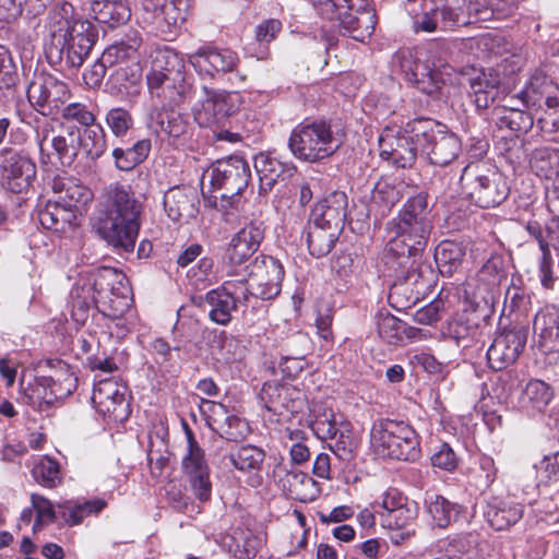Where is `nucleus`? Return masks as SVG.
I'll list each match as a JSON object with an SVG mask.
<instances>
[{"instance_id":"obj_26","label":"nucleus","mask_w":559,"mask_h":559,"mask_svg":"<svg viewBox=\"0 0 559 559\" xmlns=\"http://www.w3.org/2000/svg\"><path fill=\"white\" fill-rule=\"evenodd\" d=\"M525 506L513 496L490 495L486 499L484 518L488 525L497 531H508L516 525L524 515Z\"/></svg>"},{"instance_id":"obj_42","label":"nucleus","mask_w":559,"mask_h":559,"mask_svg":"<svg viewBox=\"0 0 559 559\" xmlns=\"http://www.w3.org/2000/svg\"><path fill=\"white\" fill-rule=\"evenodd\" d=\"M90 12L97 22L109 27L124 24L131 17L127 0H92Z\"/></svg>"},{"instance_id":"obj_18","label":"nucleus","mask_w":559,"mask_h":559,"mask_svg":"<svg viewBox=\"0 0 559 559\" xmlns=\"http://www.w3.org/2000/svg\"><path fill=\"white\" fill-rule=\"evenodd\" d=\"M528 338V326L512 323L500 329L487 349L486 356L491 369L500 371L518 361Z\"/></svg>"},{"instance_id":"obj_24","label":"nucleus","mask_w":559,"mask_h":559,"mask_svg":"<svg viewBox=\"0 0 559 559\" xmlns=\"http://www.w3.org/2000/svg\"><path fill=\"white\" fill-rule=\"evenodd\" d=\"M264 239L261 222H250L238 230L228 245L225 259L228 262L227 276L236 275L235 266L245 264L259 249Z\"/></svg>"},{"instance_id":"obj_31","label":"nucleus","mask_w":559,"mask_h":559,"mask_svg":"<svg viewBox=\"0 0 559 559\" xmlns=\"http://www.w3.org/2000/svg\"><path fill=\"white\" fill-rule=\"evenodd\" d=\"M347 195L343 191H333L316 203L310 221L334 230L343 231L347 217Z\"/></svg>"},{"instance_id":"obj_34","label":"nucleus","mask_w":559,"mask_h":559,"mask_svg":"<svg viewBox=\"0 0 559 559\" xmlns=\"http://www.w3.org/2000/svg\"><path fill=\"white\" fill-rule=\"evenodd\" d=\"M552 397L551 385L539 379H531L518 399V408L527 417L535 418L544 413Z\"/></svg>"},{"instance_id":"obj_45","label":"nucleus","mask_w":559,"mask_h":559,"mask_svg":"<svg viewBox=\"0 0 559 559\" xmlns=\"http://www.w3.org/2000/svg\"><path fill=\"white\" fill-rule=\"evenodd\" d=\"M151 58V69L146 75H170L185 72L182 57L169 46L156 47Z\"/></svg>"},{"instance_id":"obj_43","label":"nucleus","mask_w":559,"mask_h":559,"mask_svg":"<svg viewBox=\"0 0 559 559\" xmlns=\"http://www.w3.org/2000/svg\"><path fill=\"white\" fill-rule=\"evenodd\" d=\"M425 504L433 523L441 528H445L453 522H456L464 512L462 504L452 502L441 495H428L425 499Z\"/></svg>"},{"instance_id":"obj_12","label":"nucleus","mask_w":559,"mask_h":559,"mask_svg":"<svg viewBox=\"0 0 559 559\" xmlns=\"http://www.w3.org/2000/svg\"><path fill=\"white\" fill-rule=\"evenodd\" d=\"M32 507L36 511V521L33 530L36 531L45 523H52L60 519L69 526L80 524L84 518L100 513L107 506L104 499L84 500L82 502L66 501L58 504L55 510L52 503L41 495L31 496Z\"/></svg>"},{"instance_id":"obj_3","label":"nucleus","mask_w":559,"mask_h":559,"mask_svg":"<svg viewBox=\"0 0 559 559\" xmlns=\"http://www.w3.org/2000/svg\"><path fill=\"white\" fill-rule=\"evenodd\" d=\"M143 205L130 187L111 183L98 205L96 230L111 247L133 251L141 228Z\"/></svg>"},{"instance_id":"obj_38","label":"nucleus","mask_w":559,"mask_h":559,"mask_svg":"<svg viewBox=\"0 0 559 559\" xmlns=\"http://www.w3.org/2000/svg\"><path fill=\"white\" fill-rule=\"evenodd\" d=\"M163 204L167 216L174 222L193 218L198 213L195 194L189 188H169L164 194Z\"/></svg>"},{"instance_id":"obj_20","label":"nucleus","mask_w":559,"mask_h":559,"mask_svg":"<svg viewBox=\"0 0 559 559\" xmlns=\"http://www.w3.org/2000/svg\"><path fill=\"white\" fill-rule=\"evenodd\" d=\"M126 393L127 386L114 378L100 379L94 384L93 406L109 423H123L131 413Z\"/></svg>"},{"instance_id":"obj_47","label":"nucleus","mask_w":559,"mask_h":559,"mask_svg":"<svg viewBox=\"0 0 559 559\" xmlns=\"http://www.w3.org/2000/svg\"><path fill=\"white\" fill-rule=\"evenodd\" d=\"M465 247L456 241L443 240L435 250V260L442 275L451 276L462 264Z\"/></svg>"},{"instance_id":"obj_59","label":"nucleus","mask_w":559,"mask_h":559,"mask_svg":"<svg viewBox=\"0 0 559 559\" xmlns=\"http://www.w3.org/2000/svg\"><path fill=\"white\" fill-rule=\"evenodd\" d=\"M288 391L276 382H265L260 393V400L264 407L274 414H281L282 408L288 409Z\"/></svg>"},{"instance_id":"obj_9","label":"nucleus","mask_w":559,"mask_h":559,"mask_svg":"<svg viewBox=\"0 0 559 559\" xmlns=\"http://www.w3.org/2000/svg\"><path fill=\"white\" fill-rule=\"evenodd\" d=\"M371 444L383 457L415 461L420 455L419 437L408 421L380 418L370 432Z\"/></svg>"},{"instance_id":"obj_40","label":"nucleus","mask_w":559,"mask_h":559,"mask_svg":"<svg viewBox=\"0 0 559 559\" xmlns=\"http://www.w3.org/2000/svg\"><path fill=\"white\" fill-rule=\"evenodd\" d=\"M286 346L288 354L281 358L278 368L284 377L295 379L307 367L306 355L309 350V340L305 334L297 333L288 340Z\"/></svg>"},{"instance_id":"obj_11","label":"nucleus","mask_w":559,"mask_h":559,"mask_svg":"<svg viewBox=\"0 0 559 559\" xmlns=\"http://www.w3.org/2000/svg\"><path fill=\"white\" fill-rule=\"evenodd\" d=\"M411 133L421 148L430 164L447 166L453 162L461 151L460 139L447 126L431 119L420 117V121L413 124Z\"/></svg>"},{"instance_id":"obj_54","label":"nucleus","mask_w":559,"mask_h":559,"mask_svg":"<svg viewBox=\"0 0 559 559\" xmlns=\"http://www.w3.org/2000/svg\"><path fill=\"white\" fill-rule=\"evenodd\" d=\"M49 146L62 166H71L79 154L75 130L71 128L66 135H52Z\"/></svg>"},{"instance_id":"obj_33","label":"nucleus","mask_w":559,"mask_h":559,"mask_svg":"<svg viewBox=\"0 0 559 559\" xmlns=\"http://www.w3.org/2000/svg\"><path fill=\"white\" fill-rule=\"evenodd\" d=\"M275 473L280 476L283 490L295 500L310 502L320 495L319 484L307 473L281 465L277 466Z\"/></svg>"},{"instance_id":"obj_4","label":"nucleus","mask_w":559,"mask_h":559,"mask_svg":"<svg viewBox=\"0 0 559 559\" xmlns=\"http://www.w3.org/2000/svg\"><path fill=\"white\" fill-rule=\"evenodd\" d=\"M147 87L162 107H153L147 114V128L157 136L181 139L189 135L191 123L189 117L177 110L189 91L185 72L170 75H146Z\"/></svg>"},{"instance_id":"obj_36","label":"nucleus","mask_w":559,"mask_h":559,"mask_svg":"<svg viewBox=\"0 0 559 559\" xmlns=\"http://www.w3.org/2000/svg\"><path fill=\"white\" fill-rule=\"evenodd\" d=\"M535 174L545 179L548 195L559 200V148L540 147L535 150L531 160Z\"/></svg>"},{"instance_id":"obj_46","label":"nucleus","mask_w":559,"mask_h":559,"mask_svg":"<svg viewBox=\"0 0 559 559\" xmlns=\"http://www.w3.org/2000/svg\"><path fill=\"white\" fill-rule=\"evenodd\" d=\"M79 148L91 159L99 158L107 150L106 133L102 124L94 122L81 132L75 130Z\"/></svg>"},{"instance_id":"obj_15","label":"nucleus","mask_w":559,"mask_h":559,"mask_svg":"<svg viewBox=\"0 0 559 559\" xmlns=\"http://www.w3.org/2000/svg\"><path fill=\"white\" fill-rule=\"evenodd\" d=\"M194 70L204 76L216 78L227 73L233 76V85L241 87L247 76L238 71L239 57L229 48L204 45L189 56Z\"/></svg>"},{"instance_id":"obj_28","label":"nucleus","mask_w":559,"mask_h":559,"mask_svg":"<svg viewBox=\"0 0 559 559\" xmlns=\"http://www.w3.org/2000/svg\"><path fill=\"white\" fill-rule=\"evenodd\" d=\"M254 168L259 176L260 195H266L277 181L288 180L297 173L294 163L282 160L271 152L258 154L254 157Z\"/></svg>"},{"instance_id":"obj_7","label":"nucleus","mask_w":559,"mask_h":559,"mask_svg":"<svg viewBox=\"0 0 559 559\" xmlns=\"http://www.w3.org/2000/svg\"><path fill=\"white\" fill-rule=\"evenodd\" d=\"M96 299V308L104 316L118 319L131 304L130 287L126 276L114 267L100 266L88 270L80 280Z\"/></svg>"},{"instance_id":"obj_25","label":"nucleus","mask_w":559,"mask_h":559,"mask_svg":"<svg viewBox=\"0 0 559 559\" xmlns=\"http://www.w3.org/2000/svg\"><path fill=\"white\" fill-rule=\"evenodd\" d=\"M534 343L537 350L557 360L559 358V307L547 305L533 320Z\"/></svg>"},{"instance_id":"obj_22","label":"nucleus","mask_w":559,"mask_h":559,"mask_svg":"<svg viewBox=\"0 0 559 559\" xmlns=\"http://www.w3.org/2000/svg\"><path fill=\"white\" fill-rule=\"evenodd\" d=\"M236 96L226 91L203 86L202 96L193 110L194 120L200 127L211 129L223 124L236 111Z\"/></svg>"},{"instance_id":"obj_23","label":"nucleus","mask_w":559,"mask_h":559,"mask_svg":"<svg viewBox=\"0 0 559 559\" xmlns=\"http://www.w3.org/2000/svg\"><path fill=\"white\" fill-rule=\"evenodd\" d=\"M3 187L13 193L26 192L36 177V165L25 154L11 148L1 151Z\"/></svg>"},{"instance_id":"obj_49","label":"nucleus","mask_w":559,"mask_h":559,"mask_svg":"<svg viewBox=\"0 0 559 559\" xmlns=\"http://www.w3.org/2000/svg\"><path fill=\"white\" fill-rule=\"evenodd\" d=\"M141 78L142 75L138 68L119 66L110 74L108 84L111 93L132 96L140 92Z\"/></svg>"},{"instance_id":"obj_13","label":"nucleus","mask_w":559,"mask_h":559,"mask_svg":"<svg viewBox=\"0 0 559 559\" xmlns=\"http://www.w3.org/2000/svg\"><path fill=\"white\" fill-rule=\"evenodd\" d=\"M209 307V319L226 326L233 320V313L238 312L242 305L251 301V293L246 286V278L228 280L221 286L209 290L204 296Z\"/></svg>"},{"instance_id":"obj_16","label":"nucleus","mask_w":559,"mask_h":559,"mask_svg":"<svg viewBox=\"0 0 559 559\" xmlns=\"http://www.w3.org/2000/svg\"><path fill=\"white\" fill-rule=\"evenodd\" d=\"M419 121L420 117L408 120L400 127L396 133L393 129H384L379 138L381 158L388 160L396 168L413 167L418 153H421V148L414 139H411L413 136L411 129L414 123Z\"/></svg>"},{"instance_id":"obj_63","label":"nucleus","mask_w":559,"mask_h":559,"mask_svg":"<svg viewBox=\"0 0 559 559\" xmlns=\"http://www.w3.org/2000/svg\"><path fill=\"white\" fill-rule=\"evenodd\" d=\"M329 448L341 461L350 462L354 459L356 442L347 430L340 432V435L329 443Z\"/></svg>"},{"instance_id":"obj_56","label":"nucleus","mask_w":559,"mask_h":559,"mask_svg":"<svg viewBox=\"0 0 559 559\" xmlns=\"http://www.w3.org/2000/svg\"><path fill=\"white\" fill-rule=\"evenodd\" d=\"M23 389V395L26 403L33 407L41 408L43 405H52L51 392L49 391V380L46 376H38L24 385V381L21 382Z\"/></svg>"},{"instance_id":"obj_6","label":"nucleus","mask_w":559,"mask_h":559,"mask_svg":"<svg viewBox=\"0 0 559 559\" xmlns=\"http://www.w3.org/2000/svg\"><path fill=\"white\" fill-rule=\"evenodd\" d=\"M343 143L338 130L330 120L305 119L292 130L288 150L298 160L319 163L334 155Z\"/></svg>"},{"instance_id":"obj_57","label":"nucleus","mask_w":559,"mask_h":559,"mask_svg":"<svg viewBox=\"0 0 559 559\" xmlns=\"http://www.w3.org/2000/svg\"><path fill=\"white\" fill-rule=\"evenodd\" d=\"M317 13L325 20L337 21V15L345 9H361L368 0H311Z\"/></svg>"},{"instance_id":"obj_5","label":"nucleus","mask_w":559,"mask_h":559,"mask_svg":"<svg viewBox=\"0 0 559 559\" xmlns=\"http://www.w3.org/2000/svg\"><path fill=\"white\" fill-rule=\"evenodd\" d=\"M392 66L417 91L433 99L443 96V75L453 70L448 63V48L440 43L424 49H400L392 57Z\"/></svg>"},{"instance_id":"obj_62","label":"nucleus","mask_w":559,"mask_h":559,"mask_svg":"<svg viewBox=\"0 0 559 559\" xmlns=\"http://www.w3.org/2000/svg\"><path fill=\"white\" fill-rule=\"evenodd\" d=\"M417 513L416 502L408 501L392 512L382 513L383 525L388 528L412 526L417 518Z\"/></svg>"},{"instance_id":"obj_41","label":"nucleus","mask_w":559,"mask_h":559,"mask_svg":"<svg viewBox=\"0 0 559 559\" xmlns=\"http://www.w3.org/2000/svg\"><path fill=\"white\" fill-rule=\"evenodd\" d=\"M39 224L55 233H66L78 225V217L56 200H49L37 210Z\"/></svg>"},{"instance_id":"obj_39","label":"nucleus","mask_w":559,"mask_h":559,"mask_svg":"<svg viewBox=\"0 0 559 559\" xmlns=\"http://www.w3.org/2000/svg\"><path fill=\"white\" fill-rule=\"evenodd\" d=\"M47 366L52 369V374L46 376L49 380L52 404L61 399L71 395L78 386V378L67 362L59 359H49Z\"/></svg>"},{"instance_id":"obj_1","label":"nucleus","mask_w":559,"mask_h":559,"mask_svg":"<svg viewBox=\"0 0 559 559\" xmlns=\"http://www.w3.org/2000/svg\"><path fill=\"white\" fill-rule=\"evenodd\" d=\"M432 228V215L424 192L408 198L397 216L386 223L385 229L391 237L382 261L389 275L401 281L393 285L389 298L395 300L408 286H413L416 292L402 307L416 304L419 296L426 294L436 281L431 266L423 262Z\"/></svg>"},{"instance_id":"obj_27","label":"nucleus","mask_w":559,"mask_h":559,"mask_svg":"<svg viewBox=\"0 0 559 559\" xmlns=\"http://www.w3.org/2000/svg\"><path fill=\"white\" fill-rule=\"evenodd\" d=\"M435 11L439 12L441 31L463 26L475 21H486L488 10H479L477 0H431Z\"/></svg>"},{"instance_id":"obj_14","label":"nucleus","mask_w":559,"mask_h":559,"mask_svg":"<svg viewBox=\"0 0 559 559\" xmlns=\"http://www.w3.org/2000/svg\"><path fill=\"white\" fill-rule=\"evenodd\" d=\"M187 451L181 459V472L187 479L194 498L200 502H207L212 496L211 468L205 451L195 440L194 433L187 423H183Z\"/></svg>"},{"instance_id":"obj_50","label":"nucleus","mask_w":559,"mask_h":559,"mask_svg":"<svg viewBox=\"0 0 559 559\" xmlns=\"http://www.w3.org/2000/svg\"><path fill=\"white\" fill-rule=\"evenodd\" d=\"M152 148L151 140L142 139L136 141L131 147H116L112 151L115 165L118 169L129 171L143 163Z\"/></svg>"},{"instance_id":"obj_19","label":"nucleus","mask_w":559,"mask_h":559,"mask_svg":"<svg viewBox=\"0 0 559 559\" xmlns=\"http://www.w3.org/2000/svg\"><path fill=\"white\" fill-rule=\"evenodd\" d=\"M29 104L43 115L59 114L70 97L68 85L51 74H35L26 88Z\"/></svg>"},{"instance_id":"obj_61","label":"nucleus","mask_w":559,"mask_h":559,"mask_svg":"<svg viewBox=\"0 0 559 559\" xmlns=\"http://www.w3.org/2000/svg\"><path fill=\"white\" fill-rule=\"evenodd\" d=\"M530 304V295L522 287L511 285L504 295L501 316H511L513 313L523 316L526 313Z\"/></svg>"},{"instance_id":"obj_32","label":"nucleus","mask_w":559,"mask_h":559,"mask_svg":"<svg viewBox=\"0 0 559 559\" xmlns=\"http://www.w3.org/2000/svg\"><path fill=\"white\" fill-rule=\"evenodd\" d=\"M361 9H345L337 15L340 33L356 41L365 43L369 39L376 26V13L368 5Z\"/></svg>"},{"instance_id":"obj_8","label":"nucleus","mask_w":559,"mask_h":559,"mask_svg":"<svg viewBox=\"0 0 559 559\" xmlns=\"http://www.w3.org/2000/svg\"><path fill=\"white\" fill-rule=\"evenodd\" d=\"M460 186L462 193L481 209L500 205L510 193L503 174L486 160L467 164L461 171Z\"/></svg>"},{"instance_id":"obj_55","label":"nucleus","mask_w":559,"mask_h":559,"mask_svg":"<svg viewBox=\"0 0 559 559\" xmlns=\"http://www.w3.org/2000/svg\"><path fill=\"white\" fill-rule=\"evenodd\" d=\"M377 328L379 336L389 344L403 342L407 325L405 322L389 312L377 314Z\"/></svg>"},{"instance_id":"obj_17","label":"nucleus","mask_w":559,"mask_h":559,"mask_svg":"<svg viewBox=\"0 0 559 559\" xmlns=\"http://www.w3.org/2000/svg\"><path fill=\"white\" fill-rule=\"evenodd\" d=\"M192 0H141L144 23L163 36H175L186 21Z\"/></svg>"},{"instance_id":"obj_58","label":"nucleus","mask_w":559,"mask_h":559,"mask_svg":"<svg viewBox=\"0 0 559 559\" xmlns=\"http://www.w3.org/2000/svg\"><path fill=\"white\" fill-rule=\"evenodd\" d=\"M403 183H399V186L391 185L386 181H380L376 185L372 202L380 206L381 215L388 214L391 209L400 202L402 199V188Z\"/></svg>"},{"instance_id":"obj_53","label":"nucleus","mask_w":559,"mask_h":559,"mask_svg":"<svg viewBox=\"0 0 559 559\" xmlns=\"http://www.w3.org/2000/svg\"><path fill=\"white\" fill-rule=\"evenodd\" d=\"M69 307L71 318L79 324H84L93 307L96 308V299L79 281L70 293Z\"/></svg>"},{"instance_id":"obj_52","label":"nucleus","mask_w":559,"mask_h":559,"mask_svg":"<svg viewBox=\"0 0 559 559\" xmlns=\"http://www.w3.org/2000/svg\"><path fill=\"white\" fill-rule=\"evenodd\" d=\"M498 475V468L495 460L487 455L480 454L469 473V481L479 491L485 492L495 483Z\"/></svg>"},{"instance_id":"obj_64","label":"nucleus","mask_w":559,"mask_h":559,"mask_svg":"<svg viewBox=\"0 0 559 559\" xmlns=\"http://www.w3.org/2000/svg\"><path fill=\"white\" fill-rule=\"evenodd\" d=\"M545 96V92L539 86L535 83H530L516 94L515 99L531 112H537L543 108Z\"/></svg>"},{"instance_id":"obj_29","label":"nucleus","mask_w":559,"mask_h":559,"mask_svg":"<svg viewBox=\"0 0 559 559\" xmlns=\"http://www.w3.org/2000/svg\"><path fill=\"white\" fill-rule=\"evenodd\" d=\"M51 189L56 194L55 200L78 218L83 215L87 204L93 200L92 190L74 177H55Z\"/></svg>"},{"instance_id":"obj_51","label":"nucleus","mask_w":559,"mask_h":559,"mask_svg":"<svg viewBox=\"0 0 559 559\" xmlns=\"http://www.w3.org/2000/svg\"><path fill=\"white\" fill-rule=\"evenodd\" d=\"M31 473L35 481L45 488H56L62 483L59 462L48 455L34 460Z\"/></svg>"},{"instance_id":"obj_48","label":"nucleus","mask_w":559,"mask_h":559,"mask_svg":"<svg viewBox=\"0 0 559 559\" xmlns=\"http://www.w3.org/2000/svg\"><path fill=\"white\" fill-rule=\"evenodd\" d=\"M264 459L265 452L252 444L241 445L224 456L234 468L242 473L259 471Z\"/></svg>"},{"instance_id":"obj_2","label":"nucleus","mask_w":559,"mask_h":559,"mask_svg":"<svg viewBox=\"0 0 559 559\" xmlns=\"http://www.w3.org/2000/svg\"><path fill=\"white\" fill-rule=\"evenodd\" d=\"M49 36L44 51L48 63L61 72H74L82 67L95 45L96 26L74 15L72 4L63 2L48 15Z\"/></svg>"},{"instance_id":"obj_35","label":"nucleus","mask_w":559,"mask_h":559,"mask_svg":"<svg viewBox=\"0 0 559 559\" xmlns=\"http://www.w3.org/2000/svg\"><path fill=\"white\" fill-rule=\"evenodd\" d=\"M501 74L493 70H481L469 79V96L477 109L489 108L500 94Z\"/></svg>"},{"instance_id":"obj_60","label":"nucleus","mask_w":559,"mask_h":559,"mask_svg":"<svg viewBox=\"0 0 559 559\" xmlns=\"http://www.w3.org/2000/svg\"><path fill=\"white\" fill-rule=\"evenodd\" d=\"M105 122L116 138H123L133 128V117L123 107H112L105 115Z\"/></svg>"},{"instance_id":"obj_37","label":"nucleus","mask_w":559,"mask_h":559,"mask_svg":"<svg viewBox=\"0 0 559 559\" xmlns=\"http://www.w3.org/2000/svg\"><path fill=\"white\" fill-rule=\"evenodd\" d=\"M514 97L510 99L511 105L497 106L491 111V120L500 129H507L516 136L527 133L536 119L530 110L515 106Z\"/></svg>"},{"instance_id":"obj_10","label":"nucleus","mask_w":559,"mask_h":559,"mask_svg":"<svg viewBox=\"0 0 559 559\" xmlns=\"http://www.w3.org/2000/svg\"><path fill=\"white\" fill-rule=\"evenodd\" d=\"M203 178L209 179L210 191L214 193V198H219L233 205L248 188L251 181V168L242 156L230 155L214 162L204 173Z\"/></svg>"},{"instance_id":"obj_44","label":"nucleus","mask_w":559,"mask_h":559,"mask_svg":"<svg viewBox=\"0 0 559 559\" xmlns=\"http://www.w3.org/2000/svg\"><path fill=\"white\" fill-rule=\"evenodd\" d=\"M341 234V230L335 231L334 228L309 221L306 237L309 253L314 258L325 257L334 248Z\"/></svg>"},{"instance_id":"obj_21","label":"nucleus","mask_w":559,"mask_h":559,"mask_svg":"<svg viewBox=\"0 0 559 559\" xmlns=\"http://www.w3.org/2000/svg\"><path fill=\"white\" fill-rule=\"evenodd\" d=\"M284 275V267L277 259L271 255L257 257L250 272L251 280H246L251 300L275 298L281 293Z\"/></svg>"},{"instance_id":"obj_30","label":"nucleus","mask_w":559,"mask_h":559,"mask_svg":"<svg viewBox=\"0 0 559 559\" xmlns=\"http://www.w3.org/2000/svg\"><path fill=\"white\" fill-rule=\"evenodd\" d=\"M209 415V425L219 437L239 442L250 432L249 424L246 419L237 415L229 414L227 407L218 402L206 401Z\"/></svg>"}]
</instances>
